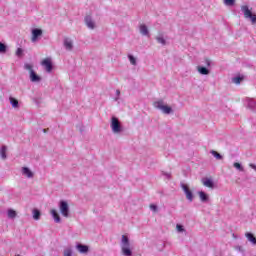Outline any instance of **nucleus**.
<instances>
[{
  "label": "nucleus",
  "mask_w": 256,
  "mask_h": 256,
  "mask_svg": "<svg viewBox=\"0 0 256 256\" xmlns=\"http://www.w3.org/2000/svg\"><path fill=\"white\" fill-rule=\"evenodd\" d=\"M32 215L35 221H39V219H41V211H39V209H34L32 211Z\"/></svg>",
  "instance_id": "obj_22"
},
{
  "label": "nucleus",
  "mask_w": 256,
  "mask_h": 256,
  "mask_svg": "<svg viewBox=\"0 0 256 256\" xmlns=\"http://www.w3.org/2000/svg\"><path fill=\"white\" fill-rule=\"evenodd\" d=\"M10 105H12L14 109H17V107H19V101L13 97H10Z\"/></svg>",
  "instance_id": "obj_24"
},
{
  "label": "nucleus",
  "mask_w": 256,
  "mask_h": 256,
  "mask_svg": "<svg viewBox=\"0 0 256 256\" xmlns=\"http://www.w3.org/2000/svg\"><path fill=\"white\" fill-rule=\"evenodd\" d=\"M176 229L179 233H183L185 231V228H183V225L177 224Z\"/></svg>",
  "instance_id": "obj_33"
},
{
  "label": "nucleus",
  "mask_w": 256,
  "mask_h": 256,
  "mask_svg": "<svg viewBox=\"0 0 256 256\" xmlns=\"http://www.w3.org/2000/svg\"><path fill=\"white\" fill-rule=\"evenodd\" d=\"M211 155H213V157H215V159H217L218 161H221V159H223V155H221L219 152L212 150Z\"/></svg>",
  "instance_id": "obj_25"
},
{
  "label": "nucleus",
  "mask_w": 256,
  "mask_h": 256,
  "mask_svg": "<svg viewBox=\"0 0 256 256\" xmlns=\"http://www.w3.org/2000/svg\"><path fill=\"white\" fill-rule=\"evenodd\" d=\"M7 215L9 219H15V217H17V212L13 209H9Z\"/></svg>",
  "instance_id": "obj_26"
},
{
  "label": "nucleus",
  "mask_w": 256,
  "mask_h": 256,
  "mask_svg": "<svg viewBox=\"0 0 256 256\" xmlns=\"http://www.w3.org/2000/svg\"><path fill=\"white\" fill-rule=\"evenodd\" d=\"M111 129L113 133H121V131H123L121 128V123H119V119L117 117H112Z\"/></svg>",
  "instance_id": "obj_7"
},
{
  "label": "nucleus",
  "mask_w": 256,
  "mask_h": 256,
  "mask_svg": "<svg viewBox=\"0 0 256 256\" xmlns=\"http://www.w3.org/2000/svg\"><path fill=\"white\" fill-rule=\"evenodd\" d=\"M84 21L86 23V27H88V29H95V21H93V18L91 16H86L84 18Z\"/></svg>",
  "instance_id": "obj_10"
},
{
  "label": "nucleus",
  "mask_w": 256,
  "mask_h": 256,
  "mask_svg": "<svg viewBox=\"0 0 256 256\" xmlns=\"http://www.w3.org/2000/svg\"><path fill=\"white\" fill-rule=\"evenodd\" d=\"M72 255H73V250L71 248L64 250V256H72Z\"/></svg>",
  "instance_id": "obj_32"
},
{
  "label": "nucleus",
  "mask_w": 256,
  "mask_h": 256,
  "mask_svg": "<svg viewBox=\"0 0 256 256\" xmlns=\"http://www.w3.org/2000/svg\"><path fill=\"white\" fill-rule=\"evenodd\" d=\"M198 195L202 203H209V195L203 191H199Z\"/></svg>",
  "instance_id": "obj_13"
},
{
  "label": "nucleus",
  "mask_w": 256,
  "mask_h": 256,
  "mask_svg": "<svg viewBox=\"0 0 256 256\" xmlns=\"http://www.w3.org/2000/svg\"><path fill=\"white\" fill-rule=\"evenodd\" d=\"M245 237H247L248 241H250V243H252V245H256V238H255V236L253 235V233L247 232V233L245 234Z\"/></svg>",
  "instance_id": "obj_20"
},
{
  "label": "nucleus",
  "mask_w": 256,
  "mask_h": 256,
  "mask_svg": "<svg viewBox=\"0 0 256 256\" xmlns=\"http://www.w3.org/2000/svg\"><path fill=\"white\" fill-rule=\"evenodd\" d=\"M202 184L204 187H209V189H213V187H215V183L210 178H202Z\"/></svg>",
  "instance_id": "obj_11"
},
{
  "label": "nucleus",
  "mask_w": 256,
  "mask_h": 256,
  "mask_svg": "<svg viewBox=\"0 0 256 256\" xmlns=\"http://www.w3.org/2000/svg\"><path fill=\"white\" fill-rule=\"evenodd\" d=\"M31 42L37 43L43 37V30L40 28H33L31 31Z\"/></svg>",
  "instance_id": "obj_5"
},
{
  "label": "nucleus",
  "mask_w": 256,
  "mask_h": 256,
  "mask_svg": "<svg viewBox=\"0 0 256 256\" xmlns=\"http://www.w3.org/2000/svg\"><path fill=\"white\" fill-rule=\"evenodd\" d=\"M64 47L66 51H73V41H71L69 38H65Z\"/></svg>",
  "instance_id": "obj_12"
},
{
  "label": "nucleus",
  "mask_w": 256,
  "mask_h": 256,
  "mask_svg": "<svg viewBox=\"0 0 256 256\" xmlns=\"http://www.w3.org/2000/svg\"><path fill=\"white\" fill-rule=\"evenodd\" d=\"M167 179H171V174H165Z\"/></svg>",
  "instance_id": "obj_39"
},
{
  "label": "nucleus",
  "mask_w": 256,
  "mask_h": 256,
  "mask_svg": "<svg viewBox=\"0 0 256 256\" xmlns=\"http://www.w3.org/2000/svg\"><path fill=\"white\" fill-rule=\"evenodd\" d=\"M156 41L157 43H160V45H167V41L165 40V38H163V36L156 37Z\"/></svg>",
  "instance_id": "obj_27"
},
{
  "label": "nucleus",
  "mask_w": 256,
  "mask_h": 256,
  "mask_svg": "<svg viewBox=\"0 0 256 256\" xmlns=\"http://www.w3.org/2000/svg\"><path fill=\"white\" fill-rule=\"evenodd\" d=\"M42 65L45 67V71H47V73H51V71H53V63L51 62V59H44L42 61Z\"/></svg>",
  "instance_id": "obj_9"
},
{
  "label": "nucleus",
  "mask_w": 256,
  "mask_h": 256,
  "mask_svg": "<svg viewBox=\"0 0 256 256\" xmlns=\"http://www.w3.org/2000/svg\"><path fill=\"white\" fill-rule=\"evenodd\" d=\"M119 95H121V90H116V98L115 101H119Z\"/></svg>",
  "instance_id": "obj_37"
},
{
  "label": "nucleus",
  "mask_w": 256,
  "mask_h": 256,
  "mask_svg": "<svg viewBox=\"0 0 256 256\" xmlns=\"http://www.w3.org/2000/svg\"><path fill=\"white\" fill-rule=\"evenodd\" d=\"M139 29H140V33L144 37H150V35H149V28H147V25L142 24V25H140Z\"/></svg>",
  "instance_id": "obj_15"
},
{
  "label": "nucleus",
  "mask_w": 256,
  "mask_h": 256,
  "mask_svg": "<svg viewBox=\"0 0 256 256\" xmlns=\"http://www.w3.org/2000/svg\"><path fill=\"white\" fill-rule=\"evenodd\" d=\"M59 210L63 217H69V203L65 200L59 202Z\"/></svg>",
  "instance_id": "obj_6"
},
{
  "label": "nucleus",
  "mask_w": 256,
  "mask_h": 256,
  "mask_svg": "<svg viewBox=\"0 0 256 256\" xmlns=\"http://www.w3.org/2000/svg\"><path fill=\"white\" fill-rule=\"evenodd\" d=\"M197 71L200 75H209V73H211V71L205 66H197Z\"/></svg>",
  "instance_id": "obj_17"
},
{
  "label": "nucleus",
  "mask_w": 256,
  "mask_h": 256,
  "mask_svg": "<svg viewBox=\"0 0 256 256\" xmlns=\"http://www.w3.org/2000/svg\"><path fill=\"white\" fill-rule=\"evenodd\" d=\"M180 187L184 191L188 201H190V203H192L194 196H193V192L189 189V186H187V184L182 182V183H180Z\"/></svg>",
  "instance_id": "obj_8"
},
{
  "label": "nucleus",
  "mask_w": 256,
  "mask_h": 256,
  "mask_svg": "<svg viewBox=\"0 0 256 256\" xmlns=\"http://www.w3.org/2000/svg\"><path fill=\"white\" fill-rule=\"evenodd\" d=\"M0 155L2 159H7V146H2L0 149Z\"/></svg>",
  "instance_id": "obj_23"
},
{
  "label": "nucleus",
  "mask_w": 256,
  "mask_h": 256,
  "mask_svg": "<svg viewBox=\"0 0 256 256\" xmlns=\"http://www.w3.org/2000/svg\"><path fill=\"white\" fill-rule=\"evenodd\" d=\"M128 59L131 63V65H137V59L133 55H128Z\"/></svg>",
  "instance_id": "obj_30"
},
{
  "label": "nucleus",
  "mask_w": 256,
  "mask_h": 256,
  "mask_svg": "<svg viewBox=\"0 0 256 256\" xmlns=\"http://www.w3.org/2000/svg\"><path fill=\"white\" fill-rule=\"evenodd\" d=\"M241 12L243 13L245 19H249L252 25H255L256 14H253V11H251V9L247 5L241 6Z\"/></svg>",
  "instance_id": "obj_3"
},
{
  "label": "nucleus",
  "mask_w": 256,
  "mask_h": 256,
  "mask_svg": "<svg viewBox=\"0 0 256 256\" xmlns=\"http://www.w3.org/2000/svg\"><path fill=\"white\" fill-rule=\"evenodd\" d=\"M241 81H243V78L241 76H236L232 79V82L235 83V85H240Z\"/></svg>",
  "instance_id": "obj_28"
},
{
  "label": "nucleus",
  "mask_w": 256,
  "mask_h": 256,
  "mask_svg": "<svg viewBox=\"0 0 256 256\" xmlns=\"http://www.w3.org/2000/svg\"><path fill=\"white\" fill-rule=\"evenodd\" d=\"M51 215H52L55 223H61V216H59V213L57 212V210L52 209L51 210Z\"/></svg>",
  "instance_id": "obj_19"
},
{
  "label": "nucleus",
  "mask_w": 256,
  "mask_h": 256,
  "mask_svg": "<svg viewBox=\"0 0 256 256\" xmlns=\"http://www.w3.org/2000/svg\"><path fill=\"white\" fill-rule=\"evenodd\" d=\"M233 167H235V169H237L238 171H245L243 166L239 162L234 163Z\"/></svg>",
  "instance_id": "obj_31"
},
{
  "label": "nucleus",
  "mask_w": 256,
  "mask_h": 256,
  "mask_svg": "<svg viewBox=\"0 0 256 256\" xmlns=\"http://www.w3.org/2000/svg\"><path fill=\"white\" fill-rule=\"evenodd\" d=\"M120 247L123 256H133V246L127 235H122Z\"/></svg>",
  "instance_id": "obj_1"
},
{
  "label": "nucleus",
  "mask_w": 256,
  "mask_h": 256,
  "mask_svg": "<svg viewBox=\"0 0 256 256\" xmlns=\"http://www.w3.org/2000/svg\"><path fill=\"white\" fill-rule=\"evenodd\" d=\"M76 249L79 251V253H89V246L83 245V244H77Z\"/></svg>",
  "instance_id": "obj_14"
},
{
  "label": "nucleus",
  "mask_w": 256,
  "mask_h": 256,
  "mask_svg": "<svg viewBox=\"0 0 256 256\" xmlns=\"http://www.w3.org/2000/svg\"><path fill=\"white\" fill-rule=\"evenodd\" d=\"M16 55H17L18 57H21V55H23V49L18 48L17 51H16Z\"/></svg>",
  "instance_id": "obj_34"
},
{
  "label": "nucleus",
  "mask_w": 256,
  "mask_h": 256,
  "mask_svg": "<svg viewBox=\"0 0 256 256\" xmlns=\"http://www.w3.org/2000/svg\"><path fill=\"white\" fill-rule=\"evenodd\" d=\"M246 103H247L248 109H252V111H255V109H256V101L255 100H253L251 98H247Z\"/></svg>",
  "instance_id": "obj_16"
},
{
  "label": "nucleus",
  "mask_w": 256,
  "mask_h": 256,
  "mask_svg": "<svg viewBox=\"0 0 256 256\" xmlns=\"http://www.w3.org/2000/svg\"><path fill=\"white\" fill-rule=\"evenodd\" d=\"M24 69H26V71H30V81L32 83H40L41 76L37 75V73L33 71V65L25 64Z\"/></svg>",
  "instance_id": "obj_4"
},
{
  "label": "nucleus",
  "mask_w": 256,
  "mask_h": 256,
  "mask_svg": "<svg viewBox=\"0 0 256 256\" xmlns=\"http://www.w3.org/2000/svg\"><path fill=\"white\" fill-rule=\"evenodd\" d=\"M150 209H151V211L157 212L158 207L155 204H151Z\"/></svg>",
  "instance_id": "obj_36"
},
{
  "label": "nucleus",
  "mask_w": 256,
  "mask_h": 256,
  "mask_svg": "<svg viewBox=\"0 0 256 256\" xmlns=\"http://www.w3.org/2000/svg\"><path fill=\"white\" fill-rule=\"evenodd\" d=\"M223 1L226 7H233V5H235V0H223Z\"/></svg>",
  "instance_id": "obj_29"
},
{
  "label": "nucleus",
  "mask_w": 256,
  "mask_h": 256,
  "mask_svg": "<svg viewBox=\"0 0 256 256\" xmlns=\"http://www.w3.org/2000/svg\"><path fill=\"white\" fill-rule=\"evenodd\" d=\"M155 109H159L164 113V115H171L173 113V108L171 106L165 105V102L163 100H158L153 103Z\"/></svg>",
  "instance_id": "obj_2"
},
{
  "label": "nucleus",
  "mask_w": 256,
  "mask_h": 256,
  "mask_svg": "<svg viewBox=\"0 0 256 256\" xmlns=\"http://www.w3.org/2000/svg\"><path fill=\"white\" fill-rule=\"evenodd\" d=\"M8 50L9 47L7 46V44L0 42V55H5V53H7Z\"/></svg>",
  "instance_id": "obj_21"
},
{
  "label": "nucleus",
  "mask_w": 256,
  "mask_h": 256,
  "mask_svg": "<svg viewBox=\"0 0 256 256\" xmlns=\"http://www.w3.org/2000/svg\"><path fill=\"white\" fill-rule=\"evenodd\" d=\"M22 175L28 177V179L33 178V173L31 172V169H29L28 167H22Z\"/></svg>",
  "instance_id": "obj_18"
},
{
  "label": "nucleus",
  "mask_w": 256,
  "mask_h": 256,
  "mask_svg": "<svg viewBox=\"0 0 256 256\" xmlns=\"http://www.w3.org/2000/svg\"><path fill=\"white\" fill-rule=\"evenodd\" d=\"M235 249H236V251H239L240 253H243V247L236 246Z\"/></svg>",
  "instance_id": "obj_38"
},
{
  "label": "nucleus",
  "mask_w": 256,
  "mask_h": 256,
  "mask_svg": "<svg viewBox=\"0 0 256 256\" xmlns=\"http://www.w3.org/2000/svg\"><path fill=\"white\" fill-rule=\"evenodd\" d=\"M204 61H205L206 67H211V61L209 60V58H205Z\"/></svg>",
  "instance_id": "obj_35"
}]
</instances>
